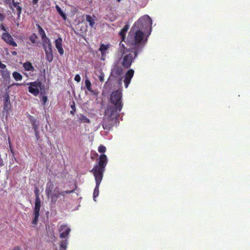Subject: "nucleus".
<instances>
[{
  "label": "nucleus",
  "instance_id": "1",
  "mask_svg": "<svg viewBox=\"0 0 250 250\" xmlns=\"http://www.w3.org/2000/svg\"><path fill=\"white\" fill-rule=\"evenodd\" d=\"M107 163V159L106 156L105 154H101L99 157L98 164L94 166L90 171L94 175L96 182V187L93 191V198L94 200L95 198L99 195L100 185L103 179L104 172L105 171V167Z\"/></svg>",
  "mask_w": 250,
  "mask_h": 250
},
{
  "label": "nucleus",
  "instance_id": "2",
  "mask_svg": "<svg viewBox=\"0 0 250 250\" xmlns=\"http://www.w3.org/2000/svg\"><path fill=\"white\" fill-rule=\"evenodd\" d=\"M122 93L120 90L114 91L110 95V101L114 107H109L106 111V114L110 115L117 114L122 109Z\"/></svg>",
  "mask_w": 250,
  "mask_h": 250
},
{
  "label": "nucleus",
  "instance_id": "3",
  "mask_svg": "<svg viewBox=\"0 0 250 250\" xmlns=\"http://www.w3.org/2000/svg\"><path fill=\"white\" fill-rule=\"evenodd\" d=\"M144 37V32L142 31L136 30L133 34V38L130 41L131 45L133 46L132 48L140 52L144 47L145 44L147 41V37Z\"/></svg>",
  "mask_w": 250,
  "mask_h": 250
},
{
  "label": "nucleus",
  "instance_id": "4",
  "mask_svg": "<svg viewBox=\"0 0 250 250\" xmlns=\"http://www.w3.org/2000/svg\"><path fill=\"white\" fill-rule=\"evenodd\" d=\"M152 21L147 15L139 18L134 24L135 30H141L150 35L151 31Z\"/></svg>",
  "mask_w": 250,
  "mask_h": 250
},
{
  "label": "nucleus",
  "instance_id": "5",
  "mask_svg": "<svg viewBox=\"0 0 250 250\" xmlns=\"http://www.w3.org/2000/svg\"><path fill=\"white\" fill-rule=\"evenodd\" d=\"M139 51L132 48L131 52L123 56V61L122 62V66L125 68H129L134 59L137 57Z\"/></svg>",
  "mask_w": 250,
  "mask_h": 250
},
{
  "label": "nucleus",
  "instance_id": "6",
  "mask_svg": "<svg viewBox=\"0 0 250 250\" xmlns=\"http://www.w3.org/2000/svg\"><path fill=\"white\" fill-rule=\"evenodd\" d=\"M30 86L28 87V91L34 96H37L39 93V88H41L42 83L40 82H34L27 83Z\"/></svg>",
  "mask_w": 250,
  "mask_h": 250
},
{
  "label": "nucleus",
  "instance_id": "7",
  "mask_svg": "<svg viewBox=\"0 0 250 250\" xmlns=\"http://www.w3.org/2000/svg\"><path fill=\"white\" fill-rule=\"evenodd\" d=\"M74 191V190H65L62 191L59 193H54L53 194L51 193V194H49V196H47L48 198L50 199L51 202L53 204H55L57 201V199L61 196H64L65 194H70L73 193Z\"/></svg>",
  "mask_w": 250,
  "mask_h": 250
},
{
  "label": "nucleus",
  "instance_id": "8",
  "mask_svg": "<svg viewBox=\"0 0 250 250\" xmlns=\"http://www.w3.org/2000/svg\"><path fill=\"white\" fill-rule=\"evenodd\" d=\"M109 115V116L104 119L103 123V127L104 129L105 130H109L110 129L112 126H113V121H111L113 119V116H114L115 117L117 114H113L110 115V114H107Z\"/></svg>",
  "mask_w": 250,
  "mask_h": 250
},
{
  "label": "nucleus",
  "instance_id": "9",
  "mask_svg": "<svg viewBox=\"0 0 250 250\" xmlns=\"http://www.w3.org/2000/svg\"><path fill=\"white\" fill-rule=\"evenodd\" d=\"M1 38L8 44L13 47L17 46L18 45L17 43L14 41L13 37L9 33H3Z\"/></svg>",
  "mask_w": 250,
  "mask_h": 250
},
{
  "label": "nucleus",
  "instance_id": "10",
  "mask_svg": "<svg viewBox=\"0 0 250 250\" xmlns=\"http://www.w3.org/2000/svg\"><path fill=\"white\" fill-rule=\"evenodd\" d=\"M59 231L61 238H66L68 237L70 229L66 225H62L60 226Z\"/></svg>",
  "mask_w": 250,
  "mask_h": 250
},
{
  "label": "nucleus",
  "instance_id": "11",
  "mask_svg": "<svg viewBox=\"0 0 250 250\" xmlns=\"http://www.w3.org/2000/svg\"><path fill=\"white\" fill-rule=\"evenodd\" d=\"M35 193L36 196L35 205L34 208V213H40L41 208V200L39 197V190L36 188L35 190Z\"/></svg>",
  "mask_w": 250,
  "mask_h": 250
},
{
  "label": "nucleus",
  "instance_id": "12",
  "mask_svg": "<svg viewBox=\"0 0 250 250\" xmlns=\"http://www.w3.org/2000/svg\"><path fill=\"white\" fill-rule=\"evenodd\" d=\"M134 71L133 69H129L125 74L124 80L125 85V88H127L130 83L131 79L133 77Z\"/></svg>",
  "mask_w": 250,
  "mask_h": 250
},
{
  "label": "nucleus",
  "instance_id": "13",
  "mask_svg": "<svg viewBox=\"0 0 250 250\" xmlns=\"http://www.w3.org/2000/svg\"><path fill=\"white\" fill-rule=\"evenodd\" d=\"M123 68L119 65H115L111 69V74L112 76L117 78L120 76L123 73Z\"/></svg>",
  "mask_w": 250,
  "mask_h": 250
},
{
  "label": "nucleus",
  "instance_id": "14",
  "mask_svg": "<svg viewBox=\"0 0 250 250\" xmlns=\"http://www.w3.org/2000/svg\"><path fill=\"white\" fill-rule=\"evenodd\" d=\"M3 100V109L8 111L11 107L10 97L7 92L4 94Z\"/></svg>",
  "mask_w": 250,
  "mask_h": 250
},
{
  "label": "nucleus",
  "instance_id": "15",
  "mask_svg": "<svg viewBox=\"0 0 250 250\" xmlns=\"http://www.w3.org/2000/svg\"><path fill=\"white\" fill-rule=\"evenodd\" d=\"M62 40L61 37L58 38L55 41V46L60 55H62L64 53V51L62 47Z\"/></svg>",
  "mask_w": 250,
  "mask_h": 250
},
{
  "label": "nucleus",
  "instance_id": "16",
  "mask_svg": "<svg viewBox=\"0 0 250 250\" xmlns=\"http://www.w3.org/2000/svg\"><path fill=\"white\" fill-rule=\"evenodd\" d=\"M55 188L54 184L51 180H49L47 183L45 188V194L46 196H48L49 194H51Z\"/></svg>",
  "mask_w": 250,
  "mask_h": 250
},
{
  "label": "nucleus",
  "instance_id": "17",
  "mask_svg": "<svg viewBox=\"0 0 250 250\" xmlns=\"http://www.w3.org/2000/svg\"><path fill=\"white\" fill-rule=\"evenodd\" d=\"M45 54L46 60L49 62L53 60V55L52 52V47L44 49Z\"/></svg>",
  "mask_w": 250,
  "mask_h": 250
},
{
  "label": "nucleus",
  "instance_id": "18",
  "mask_svg": "<svg viewBox=\"0 0 250 250\" xmlns=\"http://www.w3.org/2000/svg\"><path fill=\"white\" fill-rule=\"evenodd\" d=\"M12 6L13 8L14 7L16 8V11H14V14L16 13L17 15L20 17L22 11L21 7L20 6V3L17 1L16 2L15 0H13L12 2Z\"/></svg>",
  "mask_w": 250,
  "mask_h": 250
},
{
  "label": "nucleus",
  "instance_id": "19",
  "mask_svg": "<svg viewBox=\"0 0 250 250\" xmlns=\"http://www.w3.org/2000/svg\"><path fill=\"white\" fill-rule=\"evenodd\" d=\"M42 40V45L44 49L52 47V44L50 40L47 37Z\"/></svg>",
  "mask_w": 250,
  "mask_h": 250
},
{
  "label": "nucleus",
  "instance_id": "20",
  "mask_svg": "<svg viewBox=\"0 0 250 250\" xmlns=\"http://www.w3.org/2000/svg\"><path fill=\"white\" fill-rule=\"evenodd\" d=\"M29 119L30 120V122L34 128L35 131L37 130L38 128V125L37 124L36 119L31 115H29L28 116Z\"/></svg>",
  "mask_w": 250,
  "mask_h": 250
},
{
  "label": "nucleus",
  "instance_id": "21",
  "mask_svg": "<svg viewBox=\"0 0 250 250\" xmlns=\"http://www.w3.org/2000/svg\"><path fill=\"white\" fill-rule=\"evenodd\" d=\"M23 67L25 69V70L29 71L34 72L35 71V68L32 65L31 62H24L23 64Z\"/></svg>",
  "mask_w": 250,
  "mask_h": 250
},
{
  "label": "nucleus",
  "instance_id": "22",
  "mask_svg": "<svg viewBox=\"0 0 250 250\" xmlns=\"http://www.w3.org/2000/svg\"><path fill=\"white\" fill-rule=\"evenodd\" d=\"M128 29V25H125L124 28L120 31L119 35L122 37V42L124 41L125 37V35Z\"/></svg>",
  "mask_w": 250,
  "mask_h": 250
},
{
  "label": "nucleus",
  "instance_id": "23",
  "mask_svg": "<svg viewBox=\"0 0 250 250\" xmlns=\"http://www.w3.org/2000/svg\"><path fill=\"white\" fill-rule=\"evenodd\" d=\"M0 72L1 77L4 81L10 79V74L7 70L4 69L1 70Z\"/></svg>",
  "mask_w": 250,
  "mask_h": 250
},
{
  "label": "nucleus",
  "instance_id": "24",
  "mask_svg": "<svg viewBox=\"0 0 250 250\" xmlns=\"http://www.w3.org/2000/svg\"><path fill=\"white\" fill-rule=\"evenodd\" d=\"M85 20L86 21L89 22V24L90 26L93 27L95 25V20L93 19V18L89 15H86L85 16Z\"/></svg>",
  "mask_w": 250,
  "mask_h": 250
},
{
  "label": "nucleus",
  "instance_id": "25",
  "mask_svg": "<svg viewBox=\"0 0 250 250\" xmlns=\"http://www.w3.org/2000/svg\"><path fill=\"white\" fill-rule=\"evenodd\" d=\"M132 48L130 49H128L126 47L124 48H119V51L121 54V56L123 57V56L126 55L127 53L131 52Z\"/></svg>",
  "mask_w": 250,
  "mask_h": 250
},
{
  "label": "nucleus",
  "instance_id": "26",
  "mask_svg": "<svg viewBox=\"0 0 250 250\" xmlns=\"http://www.w3.org/2000/svg\"><path fill=\"white\" fill-rule=\"evenodd\" d=\"M68 244L67 240H62L60 243L59 250H66Z\"/></svg>",
  "mask_w": 250,
  "mask_h": 250
},
{
  "label": "nucleus",
  "instance_id": "27",
  "mask_svg": "<svg viewBox=\"0 0 250 250\" xmlns=\"http://www.w3.org/2000/svg\"><path fill=\"white\" fill-rule=\"evenodd\" d=\"M78 121L80 123H89L90 122V120L83 114L80 115L78 118Z\"/></svg>",
  "mask_w": 250,
  "mask_h": 250
},
{
  "label": "nucleus",
  "instance_id": "28",
  "mask_svg": "<svg viewBox=\"0 0 250 250\" xmlns=\"http://www.w3.org/2000/svg\"><path fill=\"white\" fill-rule=\"evenodd\" d=\"M109 45H110L109 44H102L100 45L99 50L101 51L102 55L109 48Z\"/></svg>",
  "mask_w": 250,
  "mask_h": 250
},
{
  "label": "nucleus",
  "instance_id": "29",
  "mask_svg": "<svg viewBox=\"0 0 250 250\" xmlns=\"http://www.w3.org/2000/svg\"><path fill=\"white\" fill-rule=\"evenodd\" d=\"M13 77L16 81H21L22 79V75L20 73L16 71L13 73Z\"/></svg>",
  "mask_w": 250,
  "mask_h": 250
},
{
  "label": "nucleus",
  "instance_id": "30",
  "mask_svg": "<svg viewBox=\"0 0 250 250\" xmlns=\"http://www.w3.org/2000/svg\"><path fill=\"white\" fill-rule=\"evenodd\" d=\"M38 28L39 30V33L42 39H44V38H46V36L44 30L39 25H38Z\"/></svg>",
  "mask_w": 250,
  "mask_h": 250
},
{
  "label": "nucleus",
  "instance_id": "31",
  "mask_svg": "<svg viewBox=\"0 0 250 250\" xmlns=\"http://www.w3.org/2000/svg\"><path fill=\"white\" fill-rule=\"evenodd\" d=\"M56 8L57 12L59 13L60 16L63 18V19L64 20H66V15L63 12L62 9L58 5L56 6Z\"/></svg>",
  "mask_w": 250,
  "mask_h": 250
},
{
  "label": "nucleus",
  "instance_id": "32",
  "mask_svg": "<svg viewBox=\"0 0 250 250\" xmlns=\"http://www.w3.org/2000/svg\"><path fill=\"white\" fill-rule=\"evenodd\" d=\"M85 85L88 91H89L90 92L93 91L91 88V82L88 79H86L85 80Z\"/></svg>",
  "mask_w": 250,
  "mask_h": 250
},
{
  "label": "nucleus",
  "instance_id": "33",
  "mask_svg": "<svg viewBox=\"0 0 250 250\" xmlns=\"http://www.w3.org/2000/svg\"><path fill=\"white\" fill-rule=\"evenodd\" d=\"M13 0H3V2L5 4H7L9 6V8L12 11V12H14V9L12 8V2Z\"/></svg>",
  "mask_w": 250,
  "mask_h": 250
},
{
  "label": "nucleus",
  "instance_id": "34",
  "mask_svg": "<svg viewBox=\"0 0 250 250\" xmlns=\"http://www.w3.org/2000/svg\"><path fill=\"white\" fill-rule=\"evenodd\" d=\"M34 218L32 222L34 225H37L38 222V219L40 216V213H34Z\"/></svg>",
  "mask_w": 250,
  "mask_h": 250
},
{
  "label": "nucleus",
  "instance_id": "35",
  "mask_svg": "<svg viewBox=\"0 0 250 250\" xmlns=\"http://www.w3.org/2000/svg\"><path fill=\"white\" fill-rule=\"evenodd\" d=\"M106 151V147L103 145H100L98 147V151L100 153H104Z\"/></svg>",
  "mask_w": 250,
  "mask_h": 250
},
{
  "label": "nucleus",
  "instance_id": "36",
  "mask_svg": "<svg viewBox=\"0 0 250 250\" xmlns=\"http://www.w3.org/2000/svg\"><path fill=\"white\" fill-rule=\"evenodd\" d=\"M75 81H76L77 82H80L81 81V77L79 74H77L75 75L74 78Z\"/></svg>",
  "mask_w": 250,
  "mask_h": 250
},
{
  "label": "nucleus",
  "instance_id": "37",
  "mask_svg": "<svg viewBox=\"0 0 250 250\" xmlns=\"http://www.w3.org/2000/svg\"><path fill=\"white\" fill-rule=\"evenodd\" d=\"M47 101V96H43V97H42V104L44 105L45 104Z\"/></svg>",
  "mask_w": 250,
  "mask_h": 250
},
{
  "label": "nucleus",
  "instance_id": "38",
  "mask_svg": "<svg viewBox=\"0 0 250 250\" xmlns=\"http://www.w3.org/2000/svg\"><path fill=\"white\" fill-rule=\"evenodd\" d=\"M62 191H59V188L58 187H56L53 190V191H52V193L53 194H54V193H60Z\"/></svg>",
  "mask_w": 250,
  "mask_h": 250
},
{
  "label": "nucleus",
  "instance_id": "39",
  "mask_svg": "<svg viewBox=\"0 0 250 250\" xmlns=\"http://www.w3.org/2000/svg\"><path fill=\"white\" fill-rule=\"evenodd\" d=\"M99 80L100 81V82H103L104 81V74H101L100 76H99Z\"/></svg>",
  "mask_w": 250,
  "mask_h": 250
},
{
  "label": "nucleus",
  "instance_id": "40",
  "mask_svg": "<svg viewBox=\"0 0 250 250\" xmlns=\"http://www.w3.org/2000/svg\"><path fill=\"white\" fill-rule=\"evenodd\" d=\"M5 16L0 13V21H3L4 20Z\"/></svg>",
  "mask_w": 250,
  "mask_h": 250
},
{
  "label": "nucleus",
  "instance_id": "41",
  "mask_svg": "<svg viewBox=\"0 0 250 250\" xmlns=\"http://www.w3.org/2000/svg\"><path fill=\"white\" fill-rule=\"evenodd\" d=\"M0 27L3 31H6V28L5 27L4 25L3 24H1Z\"/></svg>",
  "mask_w": 250,
  "mask_h": 250
},
{
  "label": "nucleus",
  "instance_id": "42",
  "mask_svg": "<svg viewBox=\"0 0 250 250\" xmlns=\"http://www.w3.org/2000/svg\"><path fill=\"white\" fill-rule=\"evenodd\" d=\"M16 85V86H21L22 85H24L25 84L24 83H15L12 84V85Z\"/></svg>",
  "mask_w": 250,
  "mask_h": 250
},
{
  "label": "nucleus",
  "instance_id": "43",
  "mask_svg": "<svg viewBox=\"0 0 250 250\" xmlns=\"http://www.w3.org/2000/svg\"><path fill=\"white\" fill-rule=\"evenodd\" d=\"M125 47L124 44H123L122 42L119 43V48H124Z\"/></svg>",
  "mask_w": 250,
  "mask_h": 250
},
{
  "label": "nucleus",
  "instance_id": "44",
  "mask_svg": "<svg viewBox=\"0 0 250 250\" xmlns=\"http://www.w3.org/2000/svg\"><path fill=\"white\" fill-rule=\"evenodd\" d=\"M39 0H32V3L35 5L37 4Z\"/></svg>",
  "mask_w": 250,
  "mask_h": 250
},
{
  "label": "nucleus",
  "instance_id": "45",
  "mask_svg": "<svg viewBox=\"0 0 250 250\" xmlns=\"http://www.w3.org/2000/svg\"><path fill=\"white\" fill-rule=\"evenodd\" d=\"M30 41L32 42V43H35V39H32V37H31L30 38Z\"/></svg>",
  "mask_w": 250,
  "mask_h": 250
},
{
  "label": "nucleus",
  "instance_id": "46",
  "mask_svg": "<svg viewBox=\"0 0 250 250\" xmlns=\"http://www.w3.org/2000/svg\"><path fill=\"white\" fill-rule=\"evenodd\" d=\"M35 131V134L37 137V139H38V137H39L38 132H37V130Z\"/></svg>",
  "mask_w": 250,
  "mask_h": 250
},
{
  "label": "nucleus",
  "instance_id": "47",
  "mask_svg": "<svg viewBox=\"0 0 250 250\" xmlns=\"http://www.w3.org/2000/svg\"><path fill=\"white\" fill-rule=\"evenodd\" d=\"M13 55H16L17 52L16 51H13L11 52Z\"/></svg>",
  "mask_w": 250,
  "mask_h": 250
},
{
  "label": "nucleus",
  "instance_id": "48",
  "mask_svg": "<svg viewBox=\"0 0 250 250\" xmlns=\"http://www.w3.org/2000/svg\"><path fill=\"white\" fill-rule=\"evenodd\" d=\"M75 111V109H74V111H70V113L71 114H74V112Z\"/></svg>",
  "mask_w": 250,
  "mask_h": 250
},
{
  "label": "nucleus",
  "instance_id": "49",
  "mask_svg": "<svg viewBox=\"0 0 250 250\" xmlns=\"http://www.w3.org/2000/svg\"><path fill=\"white\" fill-rule=\"evenodd\" d=\"M131 35H132L131 33V32H130V33H129V36H131Z\"/></svg>",
  "mask_w": 250,
  "mask_h": 250
},
{
  "label": "nucleus",
  "instance_id": "50",
  "mask_svg": "<svg viewBox=\"0 0 250 250\" xmlns=\"http://www.w3.org/2000/svg\"><path fill=\"white\" fill-rule=\"evenodd\" d=\"M117 1L120 2L121 0H117Z\"/></svg>",
  "mask_w": 250,
  "mask_h": 250
},
{
  "label": "nucleus",
  "instance_id": "51",
  "mask_svg": "<svg viewBox=\"0 0 250 250\" xmlns=\"http://www.w3.org/2000/svg\"><path fill=\"white\" fill-rule=\"evenodd\" d=\"M75 107V106H74H74H71V107H72V108H73V107Z\"/></svg>",
  "mask_w": 250,
  "mask_h": 250
}]
</instances>
